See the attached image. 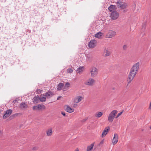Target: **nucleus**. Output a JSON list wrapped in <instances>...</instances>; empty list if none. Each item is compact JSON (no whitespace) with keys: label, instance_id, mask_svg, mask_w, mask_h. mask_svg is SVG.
<instances>
[{"label":"nucleus","instance_id":"nucleus-1","mask_svg":"<svg viewBox=\"0 0 151 151\" xmlns=\"http://www.w3.org/2000/svg\"><path fill=\"white\" fill-rule=\"evenodd\" d=\"M139 65L140 63L139 62H137L130 69L127 80V85L131 83V81L134 79L137 73L138 70L139 69Z\"/></svg>","mask_w":151,"mask_h":151},{"label":"nucleus","instance_id":"nucleus-2","mask_svg":"<svg viewBox=\"0 0 151 151\" xmlns=\"http://www.w3.org/2000/svg\"><path fill=\"white\" fill-rule=\"evenodd\" d=\"M117 111L116 110L112 111L109 114L108 117V121L110 122H112L113 121L115 115L117 114Z\"/></svg>","mask_w":151,"mask_h":151},{"label":"nucleus","instance_id":"nucleus-3","mask_svg":"<svg viewBox=\"0 0 151 151\" xmlns=\"http://www.w3.org/2000/svg\"><path fill=\"white\" fill-rule=\"evenodd\" d=\"M90 71L91 76L92 77H94L96 76L98 73V69L96 67L93 66L91 67Z\"/></svg>","mask_w":151,"mask_h":151},{"label":"nucleus","instance_id":"nucleus-4","mask_svg":"<svg viewBox=\"0 0 151 151\" xmlns=\"http://www.w3.org/2000/svg\"><path fill=\"white\" fill-rule=\"evenodd\" d=\"M45 108V106L44 105L38 104L36 106H34L32 107V109L34 111H40L42 109H44Z\"/></svg>","mask_w":151,"mask_h":151},{"label":"nucleus","instance_id":"nucleus-5","mask_svg":"<svg viewBox=\"0 0 151 151\" xmlns=\"http://www.w3.org/2000/svg\"><path fill=\"white\" fill-rule=\"evenodd\" d=\"M116 32L114 31L109 30L107 33L106 37L110 38L114 37L116 35Z\"/></svg>","mask_w":151,"mask_h":151},{"label":"nucleus","instance_id":"nucleus-6","mask_svg":"<svg viewBox=\"0 0 151 151\" xmlns=\"http://www.w3.org/2000/svg\"><path fill=\"white\" fill-rule=\"evenodd\" d=\"M119 16V13L116 11L112 12L111 14V17L113 20H115L117 19Z\"/></svg>","mask_w":151,"mask_h":151},{"label":"nucleus","instance_id":"nucleus-7","mask_svg":"<svg viewBox=\"0 0 151 151\" xmlns=\"http://www.w3.org/2000/svg\"><path fill=\"white\" fill-rule=\"evenodd\" d=\"M95 82V80L94 79L90 78L87 80L86 84L88 86H93Z\"/></svg>","mask_w":151,"mask_h":151},{"label":"nucleus","instance_id":"nucleus-8","mask_svg":"<svg viewBox=\"0 0 151 151\" xmlns=\"http://www.w3.org/2000/svg\"><path fill=\"white\" fill-rule=\"evenodd\" d=\"M54 95V93L52 91H49L46 92L43 95L47 99H49Z\"/></svg>","mask_w":151,"mask_h":151},{"label":"nucleus","instance_id":"nucleus-9","mask_svg":"<svg viewBox=\"0 0 151 151\" xmlns=\"http://www.w3.org/2000/svg\"><path fill=\"white\" fill-rule=\"evenodd\" d=\"M83 99V97L81 96H77L73 99V101L74 102L77 103L81 101Z\"/></svg>","mask_w":151,"mask_h":151},{"label":"nucleus","instance_id":"nucleus-10","mask_svg":"<svg viewBox=\"0 0 151 151\" xmlns=\"http://www.w3.org/2000/svg\"><path fill=\"white\" fill-rule=\"evenodd\" d=\"M118 134L115 133L114 134V137L112 139V143L113 145H115L116 144L118 141Z\"/></svg>","mask_w":151,"mask_h":151},{"label":"nucleus","instance_id":"nucleus-11","mask_svg":"<svg viewBox=\"0 0 151 151\" xmlns=\"http://www.w3.org/2000/svg\"><path fill=\"white\" fill-rule=\"evenodd\" d=\"M111 55V52L107 49H105L104 51L103 55L105 57L109 56Z\"/></svg>","mask_w":151,"mask_h":151},{"label":"nucleus","instance_id":"nucleus-12","mask_svg":"<svg viewBox=\"0 0 151 151\" xmlns=\"http://www.w3.org/2000/svg\"><path fill=\"white\" fill-rule=\"evenodd\" d=\"M109 130L110 128L109 127H107L105 128L102 133L101 135L102 137H103L105 136L109 131Z\"/></svg>","mask_w":151,"mask_h":151},{"label":"nucleus","instance_id":"nucleus-13","mask_svg":"<svg viewBox=\"0 0 151 151\" xmlns=\"http://www.w3.org/2000/svg\"><path fill=\"white\" fill-rule=\"evenodd\" d=\"M96 42L95 40H91L88 45V47L91 48L95 47L96 45Z\"/></svg>","mask_w":151,"mask_h":151},{"label":"nucleus","instance_id":"nucleus-14","mask_svg":"<svg viewBox=\"0 0 151 151\" xmlns=\"http://www.w3.org/2000/svg\"><path fill=\"white\" fill-rule=\"evenodd\" d=\"M65 110L68 112L72 113L74 111V109H72L69 106H67L65 108Z\"/></svg>","mask_w":151,"mask_h":151},{"label":"nucleus","instance_id":"nucleus-15","mask_svg":"<svg viewBox=\"0 0 151 151\" xmlns=\"http://www.w3.org/2000/svg\"><path fill=\"white\" fill-rule=\"evenodd\" d=\"M84 70V68L83 66H81L79 68H77L76 70V72L78 73H81L83 70Z\"/></svg>","mask_w":151,"mask_h":151},{"label":"nucleus","instance_id":"nucleus-16","mask_svg":"<svg viewBox=\"0 0 151 151\" xmlns=\"http://www.w3.org/2000/svg\"><path fill=\"white\" fill-rule=\"evenodd\" d=\"M116 9V6L114 5H111L108 8V9L109 11L112 12L113 11H114L115 9Z\"/></svg>","mask_w":151,"mask_h":151},{"label":"nucleus","instance_id":"nucleus-17","mask_svg":"<svg viewBox=\"0 0 151 151\" xmlns=\"http://www.w3.org/2000/svg\"><path fill=\"white\" fill-rule=\"evenodd\" d=\"M70 83L69 82L66 83L63 89V91H65L67 90L68 89V88L70 87Z\"/></svg>","mask_w":151,"mask_h":151},{"label":"nucleus","instance_id":"nucleus-18","mask_svg":"<svg viewBox=\"0 0 151 151\" xmlns=\"http://www.w3.org/2000/svg\"><path fill=\"white\" fill-rule=\"evenodd\" d=\"M94 145V143L91 144L87 147L86 151H91Z\"/></svg>","mask_w":151,"mask_h":151},{"label":"nucleus","instance_id":"nucleus-19","mask_svg":"<svg viewBox=\"0 0 151 151\" xmlns=\"http://www.w3.org/2000/svg\"><path fill=\"white\" fill-rule=\"evenodd\" d=\"M127 6L128 5L127 3L122 2L120 8L122 9H124L126 8Z\"/></svg>","mask_w":151,"mask_h":151},{"label":"nucleus","instance_id":"nucleus-20","mask_svg":"<svg viewBox=\"0 0 151 151\" xmlns=\"http://www.w3.org/2000/svg\"><path fill=\"white\" fill-rule=\"evenodd\" d=\"M52 133V128H50L47 131L46 134L48 136H50L51 135Z\"/></svg>","mask_w":151,"mask_h":151},{"label":"nucleus","instance_id":"nucleus-21","mask_svg":"<svg viewBox=\"0 0 151 151\" xmlns=\"http://www.w3.org/2000/svg\"><path fill=\"white\" fill-rule=\"evenodd\" d=\"M64 84L62 83H60L57 87V89L58 90H60L63 87Z\"/></svg>","mask_w":151,"mask_h":151},{"label":"nucleus","instance_id":"nucleus-22","mask_svg":"<svg viewBox=\"0 0 151 151\" xmlns=\"http://www.w3.org/2000/svg\"><path fill=\"white\" fill-rule=\"evenodd\" d=\"M103 33L101 32H99L95 35V37L100 38L102 35Z\"/></svg>","mask_w":151,"mask_h":151},{"label":"nucleus","instance_id":"nucleus-23","mask_svg":"<svg viewBox=\"0 0 151 151\" xmlns=\"http://www.w3.org/2000/svg\"><path fill=\"white\" fill-rule=\"evenodd\" d=\"M92 59V56L91 55H88L86 56V60L87 61H90Z\"/></svg>","mask_w":151,"mask_h":151},{"label":"nucleus","instance_id":"nucleus-24","mask_svg":"<svg viewBox=\"0 0 151 151\" xmlns=\"http://www.w3.org/2000/svg\"><path fill=\"white\" fill-rule=\"evenodd\" d=\"M39 98L38 96H35L33 99V102L34 103H37V101L39 100Z\"/></svg>","mask_w":151,"mask_h":151},{"label":"nucleus","instance_id":"nucleus-25","mask_svg":"<svg viewBox=\"0 0 151 151\" xmlns=\"http://www.w3.org/2000/svg\"><path fill=\"white\" fill-rule=\"evenodd\" d=\"M27 106L26 104L25 103L22 102L20 104V107L22 108H27Z\"/></svg>","mask_w":151,"mask_h":151},{"label":"nucleus","instance_id":"nucleus-26","mask_svg":"<svg viewBox=\"0 0 151 151\" xmlns=\"http://www.w3.org/2000/svg\"><path fill=\"white\" fill-rule=\"evenodd\" d=\"M103 114V113L102 112H99L97 113H96L95 116L96 117L99 118L100 117L102 116V115Z\"/></svg>","mask_w":151,"mask_h":151},{"label":"nucleus","instance_id":"nucleus-27","mask_svg":"<svg viewBox=\"0 0 151 151\" xmlns=\"http://www.w3.org/2000/svg\"><path fill=\"white\" fill-rule=\"evenodd\" d=\"M46 98L45 96L42 98H39V100L42 102H44L46 101Z\"/></svg>","mask_w":151,"mask_h":151},{"label":"nucleus","instance_id":"nucleus-28","mask_svg":"<svg viewBox=\"0 0 151 151\" xmlns=\"http://www.w3.org/2000/svg\"><path fill=\"white\" fill-rule=\"evenodd\" d=\"M122 2L120 1H118L117 2V5L118 8H120Z\"/></svg>","mask_w":151,"mask_h":151},{"label":"nucleus","instance_id":"nucleus-29","mask_svg":"<svg viewBox=\"0 0 151 151\" xmlns=\"http://www.w3.org/2000/svg\"><path fill=\"white\" fill-rule=\"evenodd\" d=\"M12 112V110L9 109L6 111V113H7V114H8L9 116L11 114Z\"/></svg>","mask_w":151,"mask_h":151},{"label":"nucleus","instance_id":"nucleus-30","mask_svg":"<svg viewBox=\"0 0 151 151\" xmlns=\"http://www.w3.org/2000/svg\"><path fill=\"white\" fill-rule=\"evenodd\" d=\"M73 72V70L71 68L68 69L67 70V73H70Z\"/></svg>","mask_w":151,"mask_h":151},{"label":"nucleus","instance_id":"nucleus-31","mask_svg":"<svg viewBox=\"0 0 151 151\" xmlns=\"http://www.w3.org/2000/svg\"><path fill=\"white\" fill-rule=\"evenodd\" d=\"M7 113H5V114L3 116V118L4 119H6V118L8 117L9 116L7 114Z\"/></svg>","mask_w":151,"mask_h":151},{"label":"nucleus","instance_id":"nucleus-32","mask_svg":"<svg viewBox=\"0 0 151 151\" xmlns=\"http://www.w3.org/2000/svg\"><path fill=\"white\" fill-rule=\"evenodd\" d=\"M123 48L124 50H126L128 48V46L127 45H125L123 46Z\"/></svg>","mask_w":151,"mask_h":151},{"label":"nucleus","instance_id":"nucleus-33","mask_svg":"<svg viewBox=\"0 0 151 151\" xmlns=\"http://www.w3.org/2000/svg\"><path fill=\"white\" fill-rule=\"evenodd\" d=\"M122 111V112H121L119 113L118 115H117L115 117L116 118H117L118 117H119V116H120L122 114V113L123 112Z\"/></svg>","mask_w":151,"mask_h":151},{"label":"nucleus","instance_id":"nucleus-34","mask_svg":"<svg viewBox=\"0 0 151 151\" xmlns=\"http://www.w3.org/2000/svg\"><path fill=\"white\" fill-rule=\"evenodd\" d=\"M38 148L37 147H33V150H36L38 149Z\"/></svg>","mask_w":151,"mask_h":151},{"label":"nucleus","instance_id":"nucleus-35","mask_svg":"<svg viewBox=\"0 0 151 151\" xmlns=\"http://www.w3.org/2000/svg\"><path fill=\"white\" fill-rule=\"evenodd\" d=\"M61 114L63 115L64 116H65V112H63V111H61Z\"/></svg>","mask_w":151,"mask_h":151},{"label":"nucleus","instance_id":"nucleus-36","mask_svg":"<svg viewBox=\"0 0 151 151\" xmlns=\"http://www.w3.org/2000/svg\"><path fill=\"white\" fill-rule=\"evenodd\" d=\"M104 142V140H102L100 142V144H102Z\"/></svg>","mask_w":151,"mask_h":151},{"label":"nucleus","instance_id":"nucleus-37","mask_svg":"<svg viewBox=\"0 0 151 151\" xmlns=\"http://www.w3.org/2000/svg\"><path fill=\"white\" fill-rule=\"evenodd\" d=\"M17 101V100L16 99V100H14L13 101V102L15 104L16 103Z\"/></svg>","mask_w":151,"mask_h":151},{"label":"nucleus","instance_id":"nucleus-38","mask_svg":"<svg viewBox=\"0 0 151 151\" xmlns=\"http://www.w3.org/2000/svg\"><path fill=\"white\" fill-rule=\"evenodd\" d=\"M61 97H62V96H59L57 98V100H59L60 99V98H61Z\"/></svg>","mask_w":151,"mask_h":151},{"label":"nucleus","instance_id":"nucleus-39","mask_svg":"<svg viewBox=\"0 0 151 151\" xmlns=\"http://www.w3.org/2000/svg\"><path fill=\"white\" fill-rule=\"evenodd\" d=\"M149 109H151V105L150 104L149 107Z\"/></svg>","mask_w":151,"mask_h":151},{"label":"nucleus","instance_id":"nucleus-40","mask_svg":"<svg viewBox=\"0 0 151 151\" xmlns=\"http://www.w3.org/2000/svg\"><path fill=\"white\" fill-rule=\"evenodd\" d=\"M75 151H79L78 148H77Z\"/></svg>","mask_w":151,"mask_h":151},{"label":"nucleus","instance_id":"nucleus-41","mask_svg":"<svg viewBox=\"0 0 151 151\" xmlns=\"http://www.w3.org/2000/svg\"><path fill=\"white\" fill-rule=\"evenodd\" d=\"M134 7H135L136 6V4H134Z\"/></svg>","mask_w":151,"mask_h":151},{"label":"nucleus","instance_id":"nucleus-42","mask_svg":"<svg viewBox=\"0 0 151 151\" xmlns=\"http://www.w3.org/2000/svg\"><path fill=\"white\" fill-rule=\"evenodd\" d=\"M17 114H14V115H17Z\"/></svg>","mask_w":151,"mask_h":151},{"label":"nucleus","instance_id":"nucleus-43","mask_svg":"<svg viewBox=\"0 0 151 151\" xmlns=\"http://www.w3.org/2000/svg\"><path fill=\"white\" fill-rule=\"evenodd\" d=\"M150 128L151 129V126L150 127Z\"/></svg>","mask_w":151,"mask_h":151},{"label":"nucleus","instance_id":"nucleus-44","mask_svg":"<svg viewBox=\"0 0 151 151\" xmlns=\"http://www.w3.org/2000/svg\"><path fill=\"white\" fill-rule=\"evenodd\" d=\"M150 104L151 105V102L150 103Z\"/></svg>","mask_w":151,"mask_h":151},{"label":"nucleus","instance_id":"nucleus-45","mask_svg":"<svg viewBox=\"0 0 151 151\" xmlns=\"http://www.w3.org/2000/svg\"><path fill=\"white\" fill-rule=\"evenodd\" d=\"M0 133H1V131H0Z\"/></svg>","mask_w":151,"mask_h":151},{"label":"nucleus","instance_id":"nucleus-46","mask_svg":"<svg viewBox=\"0 0 151 151\" xmlns=\"http://www.w3.org/2000/svg\"><path fill=\"white\" fill-rule=\"evenodd\" d=\"M113 90H114V88H113Z\"/></svg>","mask_w":151,"mask_h":151}]
</instances>
